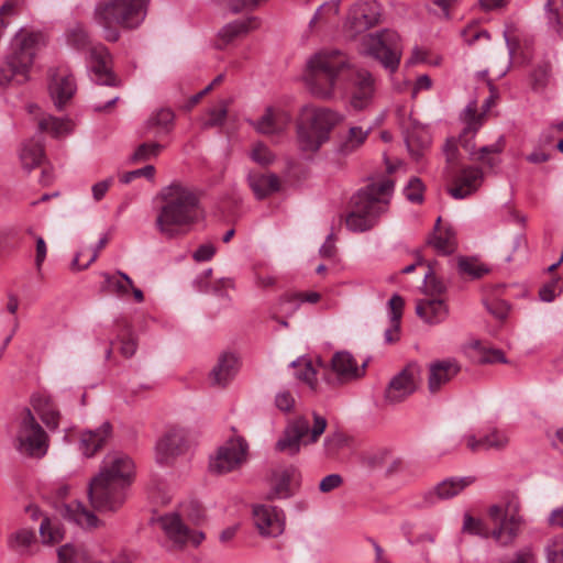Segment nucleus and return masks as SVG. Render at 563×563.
Here are the masks:
<instances>
[{
  "mask_svg": "<svg viewBox=\"0 0 563 563\" xmlns=\"http://www.w3.org/2000/svg\"><path fill=\"white\" fill-rule=\"evenodd\" d=\"M290 121L291 117L285 110L268 107L264 114L253 122V126L263 134H278L287 128Z\"/></svg>",
  "mask_w": 563,
  "mask_h": 563,
  "instance_id": "25",
  "label": "nucleus"
},
{
  "mask_svg": "<svg viewBox=\"0 0 563 563\" xmlns=\"http://www.w3.org/2000/svg\"><path fill=\"white\" fill-rule=\"evenodd\" d=\"M428 244L432 246L438 254L449 255L456 249L455 232L450 227H441V218L439 217L434 232L428 239Z\"/></svg>",
  "mask_w": 563,
  "mask_h": 563,
  "instance_id": "34",
  "label": "nucleus"
},
{
  "mask_svg": "<svg viewBox=\"0 0 563 563\" xmlns=\"http://www.w3.org/2000/svg\"><path fill=\"white\" fill-rule=\"evenodd\" d=\"M406 144L410 154L416 159H419L422 155L423 150L429 146L430 140L429 136L424 133L419 135L412 132L406 137Z\"/></svg>",
  "mask_w": 563,
  "mask_h": 563,
  "instance_id": "52",
  "label": "nucleus"
},
{
  "mask_svg": "<svg viewBox=\"0 0 563 563\" xmlns=\"http://www.w3.org/2000/svg\"><path fill=\"white\" fill-rule=\"evenodd\" d=\"M44 157L43 145L40 142L30 141L23 144L20 159L24 168L32 169L38 166Z\"/></svg>",
  "mask_w": 563,
  "mask_h": 563,
  "instance_id": "43",
  "label": "nucleus"
},
{
  "mask_svg": "<svg viewBox=\"0 0 563 563\" xmlns=\"http://www.w3.org/2000/svg\"><path fill=\"white\" fill-rule=\"evenodd\" d=\"M521 511L520 497L515 493H507L499 503L489 506L487 510L492 528L482 519H476L466 514L463 521V531L485 539L490 538L500 545H509L518 538L526 525Z\"/></svg>",
  "mask_w": 563,
  "mask_h": 563,
  "instance_id": "3",
  "label": "nucleus"
},
{
  "mask_svg": "<svg viewBox=\"0 0 563 563\" xmlns=\"http://www.w3.org/2000/svg\"><path fill=\"white\" fill-rule=\"evenodd\" d=\"M40 33L20 30L11 41L10 54L0 66V89L22 85L30 78V70L38 51Z\"/></svg>",
  "mask_w": 563,
  "mask_h": 563,
  "instance_id": "6",
  "label": "nucleus"
},
{
  "mask_svg": "<svg viewBox=\"0 0 563 563\" xmlns=\"http://www.w3.org/2000/svg\"><path fill=\"white\" fill-rule=\"evenodd\" d=\"M474 481L475 478L473 476L450 477L443 479L433 489H430L423 494V505L430 506L435 504L438 500L453 498L463 489L472 485Z\"/></svg>",
  "mask_w": 563,
  "mask_h": 563,
  "instance_id": "22",
  "label": "nucleus"
},
{
  "mask_svg": "<svg viewBox=\"0 0 563 563\" xmlns=\"http://www.w3.org/2000/svg\"><path fill=\"white\" fill-rule=\"evenodd\" d=\"M320 294L317 291L285 295L279 299L280 311L286 317H290L297 311L301 302L316 303L320 300Z\"/></svg>",
  "mask_w": 563,
  "mask_h": 563,
  "instance_id": "39",
  "label": "nucleus"
},
{
  "mask_svg": "<svg viewBox=\"0 0 563 563\" xmlns=\"http://www.w3.org/2000/svg\"><path fill=\"white\" fill-rule=\"evenodd\" d=\"M295 467L277 470L273 473L271 482L269 499H284L290 497L292 493L291 483L296 476Z\"/></svg>",
  "mask_w": 563,
  "mask_h": 563,
  "instance_id": "33",
  "label": "nucleus"
},
{
  "mask_svg": "<svg viewBox=\"0 0 563 563\" xmlns=\"http://www.w3.org/2000/svg\"><path fill=\"white\" fill-rule=\"evenodd\" d=\"M461 371L460 364L454 360L434 361L428 368V389L437 394L453 379Z\"/></svg>",
  "mask_w": 563,
  "mask_h": 563,
  "instance_id": "24",
  "label": "nucleus"
},
{
  "mask_svg": "<svg viewBox=\"0 0 563 563\" xmlns=\"http://www.w3.org/2000/svg\"><path fill=\"white\" fill-rule=\"evenodd\" d=\"M261 25L260 19L256 16H249L243 20H236L228 23L219 32L220 38L225 43H230L233 40L247 34L252 30L258 29Z\"/></svg>",
  "mask_w": 563,
  "mask_h": 563,
  "instance_id": "35",
  "label": "nucleus"
},
{
  "mask_svg": "<svg viewBox=\"0 0 563 563\" xmlns=\"http://www.w3.org/2000/svg\"><path fill=\"white\" fill-rule=\"evenodd\" d=\"M445 290L446 286L437 278L433 268L429 265V271L424 275L426 298H441Z\"/></svg>",
  "mask_w": 563,
  "mask_h": 563,
  "instance_id": "49",
  "label": "nucleus"
},
{
  "mask_svg": "<svg viewBox=\"0 0 563 563\" xmlns=\"http://www.w3.org/2000/svg\"><path fill=\"white\" fill-rule=\"evenodd\" d=\"M405 301L399 295H394L388 301L390 327L384 333L386 343H395L399 340L400 320Z\"/></svg>",
  "mask_w": 563,
  "mask_h": 563,
  "instance_id": "36",
  "label": "nucleus"
},
{
  "mask_svg": "<svg viewBox=\"0 0 563 563\" xmlns=\"http://www.w3.org/2000/svg\"><path fill=\"white\" fill-rule=\"evenodd\" d=\"M552 81V67L549 62L538 64L530 74V87L536 93L543 95Z\"/></svg>",
  "mask_w": 563,
  "mask_h": 563,
  "instance_id": "41",
  "label": "nucleus"
},
{
  "mask_svg": "<svg viewBox=\"0 0 563 563\" xmlns=\"http://www.w3.org/2000/svg\"><path fill=\"white\" fill-rule=\"evenodd\" d=\"M340 115L329 109L305 108L297 125V141L301 151L317 152L329 141L330 132Z\"/></svg>",
  "mask_w": 563,
  "mask_h": 563,
  "instance_id": "8",
  "label": "nucleus"
},
{
  "mask_svg": "<svg viewBox=\"0 0 563 563\" xmlns=\"http://www.w3.org/2000/svg\"><path fill=\"white\" fill-rule=\"evenodd\" d=\"M38 130L54 137H62L73 131L74 124L69 119H59L53 115H44L38 119Z\"/></svg>",
  "mask_w": 563,
  "mask_h": 563,
  "instance_id": "40",
  "label": "nucleus"
},
{
  "mask_svg": "<svg viewBox=\"0 0 563 563\" xmlns=\"http://www.w3.org/2000/svg\"><path fill=\"white\" fill-rule=\"evenodd\" d=\"M462 36L467 45H473L481 38L490 40V34L486 30H477L474 26H468L462 31Z\"/></svg>",
  "mask_w": 563,
  "mask_h": 563,
  "instance_id": "61",
  "label": "nucleus"
},
{
  "mask_svg": "<svg viewBox=\"0 0 563 563\" xmlns=\"http://www.w3.org/2000/svg\"><path fill=\"white\" fill-rule=\"evenodd\" d=\"M379 20L378 3L375 0H364L355 3L350 10L347 25L352 34L355 35L375 26Z\"/></svg>",
  "mask_w": 563,
  "mask_h": 563,
  "instance_id": "17",
  "label": "nucleus"
},
{
  "mask_svg": "<svg viewBox=\"0 0 563 563\" xmlns=\"http://www.w3.org/2000/svg\"><path fill=\"white\" fill-rule=\"evenodd\" d=\"M488 311L497 319L503 320L507 317L509 307L503 300H492L486 303Z\"/></svg>",
  "mask_w": 563,
  "mask_h": 563,
  "instance_id": "63",
  "label": "nucleus"
},
{
  "mask_svg": "<svg viewBox=\"0 0 563 563\" xmlns=\"http://www.w3.org/2000/svg\"><path fill=\"white\" fill-rule=\"evenodd\" d=\"M208 115L209 118L203 122V128H213L222 125L228 115V106L225 101L221 102L220 108L211 109Z\"/></svg>",
  "mask_w": 563,
  "mask_h": 563,
  "instance_id": "56",
  "label": "nucleus"
},
{
  "mask_svg": "<svg viewBox=\"0 0 563 563\" xmlns=\"http://www.w3.org/2000/svg\"><path fill=\"white\" fill-rule=\"evenodd\" d=\"M419 374L417 365H408L396 374L385 389V401L396 405L411 396L418 388Z\"/></svg>",
  "mask_w": 563,
  "mask_h": 563,
  "instance_id": "14",
  "label": "nucleus"
},
{
  "mask_svg": "<svg viewBox=\"0 0 563 563\" xmlns=\"http://www.w3.org/2000/svg\"><path fill=\"white\" fill-rule=\"evenodd\" d=\"M157 199L161 206L155 227L167 239L186 234L200 219L201 211L197 194L181 183H172L162 188Z\"/></svg>",
  "mask_w": 563,
  "mask_h": 563,
  "instance_id": "2",
  "label": "nucleus"
},
{
  "mask_svg": "<svg viewBox=\"0 0 563 563\" xmlns=\"http://www.w3.org/2000/svg\"><path fill=\"white\" fill-rule=\"evenodd\" d=\"M161 526L167 538L177 547L185 544L199 545L205 539L201 531L188 529L177 514H168L161 518Z\"/></svg>",
  "mask_w": 563,
  "mask_h": 563,
  "instance_id": "18",
  "label": "nucleus"
},
{
  "mask_svg": "<svg viewBox=\"0 0 563 563\" xmlns=\"http://www.w3.org/2000/svg\"><path fill=\"white\" fill-rule=\"evenodd\" d=\"M327 424V419L316 412H313L312 427L310 420L306 417L300 416L290 419L276 442L275 449L291 456L296 455L302 445L316 443L324 432Z\"/></svg>",
  "mask_w": 563,
  "mask_h": 563,
  "instance_id": "10",
  "label": "nucleus"
},
{
  "mask_svg": "<svg viewBox=\"0 0 563 563\" xmlns=\"http://www.w3.org/2000/svg\"><path fill=\"white\" fill-rule=\"evenodd\" d=\"M367 53L377 59L385 69L395 73L400 64L402 44L399 34L393 30H382L365 36Z\"/></svg>",
  "mask_w": 563,
  "mask_h": 563,
  "instance_id": "12",
  "label": "nucleus"
},
{
  "mask_svg": "<svg viewBox=\"0 0 563 563\" xmlns=\"http://www.w3.org/2000/svg\"><path fill=\"white\" fill-rule=\"evenodd\" d=\"M351 104L357 110L366 108L375 93L374 78L364 69L356 70L351 76Z\"/></svg>",
  "mask_w": 563,
  "mask_h": 563,
  "instance_id": "23",
  "label": "nucleus"
},
{
  "mask_svg": "<svg viewBox=\"0 0 563 563\" xmlns=\"http://www.w3.org/2000/svg\"><path fill=\"white\" fill-rule=\"evenodd\" d=\"M247 184L258 200L271 196L280 188L279 178L275 174L250 172L247 175Z\"/></svg>",
  "mask_w": 563,
  "mask_h": 563,
  "instance_id": "32",
  "label": "nucleus"
},
{
  "mask_svg": "<svg viewBox=\"0 0 563 563\" xmlns=\"http://www.w3.org/2000/svg\"><path fill=\"white\" fill-rule=\"evenodd\" d=\"M330 367L340 383H349L365 375L367 361L358 365L351 353L340 351L333 354Z\"/></svg>",
  "mask_w": 563,
  "mask_h": 563,
  "instance_id": "19",
  "label": "nucleus"
},
{
  "mask_svg": "<svg viewBox=\"0 0 563 563\" xmlns=\"http://www.w3.org/2000/svg\"><path fill=\"white\" fill-rule=\"evenodd\" d=\"M186 450L187 434L185 430L176 427L169 428L156 443V461L162 465H170Z\"/></svg>",
  "mask_w": 563,
  "mask_h": 563,
  "instance_id": "15",
  "label": "nucleus"
},
{
  "mask_svg": "<svg viewBox=\"0 0 563 563\" xmlns=\"http://www.w3.org/2000/svg\"><path fill=\"white\" fill-rule=\"evenodd\" d=\"M34 541L35 534L32 530L21 529L9 537L8 545L12 551L23 555Z\"/></svg>",
  "mask_w": 563,
  "mask_h": 563,
  "instance_id": "46",
  "label": "nucleus"
},
{
  "mask_svg": "<svg viewBox=\"0 0 563 563\" xmlns=\"http://www.w3.org/2000/svg\"><path fill=\"white\" fill-rule=\"evenodd\" d=\"M162 150L158 143L140 144L131 156L132 163H141L156 157Z\"/></svg>",
  "mask_w": 563,
  "mask_h": 563,
  "instance_id": "53",
  "label": "nucleus"
},
{
  "mask_svg": "<svg viewBox=\"0 0 563 563\" xmlns=\"http://www.w3.org/2000/svg\"><path fill=\"white\" fill-rule=\"evenodd\" d=\"M509 438L503 430L492 429L487 434L477 439L473 434L465 437L466 446L472 452L486 451V450H503L507 446Z\"/></svg>",
  "mask_w": 563,
  "mask_h": 563,
  "instance_id": "31",
  "label": "nucleus"
},
{
  "mask_svg": "<svg viewBox=\"0 0 563 563\" xmlns=\"http://www.w3.org/2000/svg\"><path fill=\"white\" fill-rule=\"evenodd\" d=\"M101 276L104 279L102 289L110 294L125 297L130 294V289L133 288V280L121 271H118L114 275L102 273Z\"/></svg>",
  "mask_w": 563,
  "mask_h": 563,
  "instance_id": "38",
  "label": "nucleus"
},
{
  "mask_svg": "<svg viewBox=\"0 0 563 563\" xmlns=\"http://www.w3.org/2000/svg\"><path fill=\"white\" fill-rule=\"evenodd\" d=\"M155 175V167L153 165H146L142 168H137L131 172H126L120 176V181L123 184H130L134 179L139 177H145L147 179H153Z\"/></svg>",
  "mask_w": 563,
  "mask_h": 563,
  "instance_id": "59",
  "label": "nucleus"
},
{
  "mask_svg": "<svg viewBox=\"0 0 563 563\" xmlns=\"http://www.w3.org/2000/svg\"><path fill=\"white\" fill-rule=\"evenodd\" d=\"M123 327L125 328L126 333L119 335L121 341L120 352L124 357H131L134 355L137 345L134 336L130 331V325L124 322Z\"/></svg>",
  "mask_w": 563,
  "mask_h": 563,
  "instance_id": "57",
  "label": "nucleus"
},
{
  "mask_svg": "<svg viewBox=\"0 0 563 563\" xmlns=\"http://www.w3.org/2000/svg\"><path fill=\"white\" fill-rule=\"evenodd\" d=\"M148 2L150 0H108L99 3L95 16L103 29L104 38L117 42L120 38L119 27H139L146 16Z\"/></svg>",
  "mask_w": 563,
  "mask_h": 563,
  "instance_id": "5",
  "label": "nucleus"
},
{
  "mask_svg": "<svg viewBox=\"0 0 563 563\" xmlns=\"http://www.w3.org/2000/svg\"><path fill=\"white\" fill-rule=\"evenodd\" d=\"M484 175L478 167H465L456 177L455 185L450 189V194L455 199H463L478 189Z\"/></svg>",
  "mask_w": 563,
  "mask_h": 563,
  "instance_id": "27",
  "label": "nucleus"
},
{
  "mask_svg": "<svg viewBox=\"0 0 563 563\" xmlns=\"http://www.w3.org/2000/svg\"><path fill=\"white\" fill-rule=\"evenodd\" d=\"M13 446L23 456L41 459L46 455L49 438L30 408H23L13 422Z\"/></svg>",
  "mask_w": 563,
  "mask_h": 563,
  "instance_id": "9",
  "label": "nucleus"
},
{
  "mask_svg": "<svg viewBox=\"0 0 563 563\" xmlns=\"http://www.w3.org/2000/svg\"><path fill=\"white\" fill-rule=\"evenodd\" d=\"M40 534L44 543H56L63 538L59 528L47 517L42 518L40 525Z\"/></svg>",
  "mask_w": 563,
  "mask_h": 563,
  "instance_id": "54",
  "label": "nucleus"
},
{
  "mask_svg": "<svg viewBox=\"0 0 563 563\" xmlns=\"http://www.w3.org/2000/svg\"><path fill=\"white\" fill-rule=\"evenodd\" d=\"M404 194L406 198L413 202L420 203L423 200V185L421 180L417 177H413L409 180L408 185L404 189Z\"/></svg>",
  "mask_w": 563,
  "mask_h": 563,
  "instance_id": "55",
  "label": "nucleus"
},
{
  "mask_svg": "<svg viewBox=\"0 0 563 563\" xmlns=\"http://www.w3.org/2000/svg\"><path fill=\"white\" fill-rule=\"evenodd\" d=\"M417 314L429 324L444 321L449 310L442 298H422L416 305Z\"/></svg>",
  "mask_w": 563,
  "mask_h": 563,
  "instance_id": "30",
  "label": "nucleus"
},
{
  "mask_svg": "<svg viewBox=\"0 0 563 563\" xmlns=\"http://www.w3.org/2000/svg\"><path fill=\"white\" fill-rule=\"evenodd\" d=\"M67 43L76 49H85L89 45V35L82 25H75L67 31Z\"/></svg>",
  "mask_w": 563,
  "mask_h": 563,
  "instance_id": "51",
  "label": "nucleus"
},
{
  "mask_svg": "<svg viewBox=\"0 0 563 563\" xmlns=\"http://www.w3.org/2000/svg\"><path fill=\"white\" fill-rule=\"evenodd\" d=\"M31 405L49 430L58 428L60 413L49 395L44 393L34 394L31 397Z\"/></svg>",
  "mask_w": 563,
  "mask_h": 563,
  "instance_id": "29",
  "label": "nucleus"
},
{
  "mask_svg": "<svg viewBox=\"0 0 563 563\" xmlns=\"http://www.w3.org/2000/svg\"><path fill=\"white\" fill-rule=\"evenodd\" d=\"M249 444L242 437L227 440L210 457L209 468L216 474H225L240 468L247 460Z\"/></svg>",
  "mask_w": 563,
  "mask_h": 563,
  "instance_id": "13",
  "label": "nucleus"
},
{
  "mask_svg": "<svg viewBox=\"0 0 563 563\" xmlns=\"http://www.w3.org/2000/svg\"><path fill=\"white\" fill-rule=\"evenodd\" d=\"M174 121V113L169 109H161L147 120V128L156 129V134L167 133Z\"/></svg>",
  "mask_w": 563,
  "mask_h": 563,
  "instance_id": "48",
  "label": "nucleus"
},
{
  "mask_svg": "<svg viewBox=\"0 0 563 563\" xmlns=\"http://www.w3.org/2000/svg\"><path fill=\"white\" fill-rule=\"evenodd\" d=\"M291 365L296 368L297 378L305 382L312 390H317V368L313 364L307 360H298Z\"/></svg>",
  "mask_w": 563,
  "mask_h": 563,
  "instance_id": "47",
  "label": "nucleus"
},
{
  "mask_svg": "<svg viewBox=\"0 0 563 563\" xmlns=\"http://www.w3.org/2000/svg\"><path fill=\"white\" fill-rule=\"evenodd\" d=\"M346 66V58L340 51H321L314 54L307 64L305 75L311 93L321 98L330 97L339 75Z\"/></svg>",
  "mask_w": 563,
  "mask_h": 563,
  "instance_id": "7",
  "label": "nucleus"
},
{
  "mask_svg": "<svg viewBox=\"0 0 563 563\" xmlns=\"http://www.w3.org/2000/svg\"><path fill=\"white\" fill-rule=\"evenodd\" d=\"M64 516L82 528H96L99 522L96 515L89 511L79 501H73L66 505L64 508Z\"/></svg>",
  "mask_w": 563,
  "mask_h": 563,
  "instance_id": "37",
  "label": "nucleus"
},
{
  "mask_svg": "<svg viewBox=\"0 0 563 563\" xmlns=\"http://www.w3.org/2000/svg\"><path fill=\"white\" fill-rule=\"evenodd\" d=\"M457 271L463 278L467 279H478L489 272L484 264L473 257H460Z\"/></svg>",
  "mask_w": 563,
  "mask_h": 563,
  "instance_id": "44",
  "label": "nucleus"
},
{
  "mask_svg": "<svg viewBox=\"0 0 563 563\" xmlns=\"http://www.w3.org/2000/svg\"><path fill=\"white\" fill-rule=\"evenodd\" d=\"M109 238L104 234L97 243L96 249L91 252L90 256L85 263H80V260L85 257V251H80L76 254L71 262V268L76 271L86 269L89 267L99 256V252L107 245Z\"/></svg>",
  "mask_w": 563,
  "mask_h": 563,
  "instance_id": "50",
  "label": "nucleus"
},
{
  "mask_svg": "<svg viewBox=\"0 0 563 563\" xmlns=\"http://www.w3.org/2000/svg\"><path fill=\"white\" fill-rule=\"evenodd\" d=\"M135 474L132 459L122 452L108 453L99 473L89 483L88 496L98 511H115L123 505Z\"/></svg>",
  "mask_w": 563,
  "mask_h": 563,
  "instance_id": "1",
  "label": "nucleus"
},
{
  "mask_svg": "<svg viewBox=\"0 0 563 563\" xmlns=\"http://www.w3.org/2000/svg\"><path fill=\"white\" fill-rule=\"evenodd\" d=\"M500 563H537L534 556L529 551H519L511 558H507Z\"/></svg>",
  "mask_w": 563,
  "mask_h": 563,
  "instance_id": "64",
  "label": "nucleus"
},
{
  "mask_svg": "<svg viewBox=\"0 0 563 563\" xmlns=\"http://www.w3.org/2000/svg\"><path fill=\"white\" fill-rule=\"evenodd\" d=\"M464 115L465 128L459 136L460 145L470 153L472 159H477L490 168L495 167L499 163L498 155L503 152L505 146L504 140L500 137L494 144L483 146L478 152H475L473 139L482 126L483 115L477 114L475 106H467Z\"/></svg>",
  "mask_w": 563,
  "mask_h": 563,
  "instance_id": "11",
  "label": "nucleus"
},
{
  "mask_svg": "<svg viewBox=\"0 0 563 563\" xmlns=\"http://www.w3.org/2000/svg\"><path fill=\"white\" fill-rule=\"evenodd\" d=\"M372 129L371 124L351 126L341 145V151L344 154H347L357 150L362 144H364L368 134L372 132Z\"/></svg>",
  "mask_w": 563,
  "mask_h": 563,
  "instance_id": "42",
  "label": "nucleus"
},
{
  "mask_svg": "<svg viewBox=\"0 0 563 563\" xmlns=\"http://www.w3.org/2000/svg\"><path fill=\"white\" fill-rule=\"evenodd\" d=\"M253 522L262 537L276 538L284 532L285 515L275 506L256 505L253 507Z\"/></svg>",
  "mask_w": 563,
  "mask_h": 563,
  "instance_id": "16",
  "label": "nucleus"
},
{
  "mask_svg": "<svg viewBox=\"0 0 563 563\" xmlns=\"http://www.w3.org/2000/svg\"><path fill=\"white\" fill-rule=\"evenodd\" d=\"M238 371L239 361L236 356L232 353H223L210 372V382L213 386L224 387L234 378Z\"/></svg>",
  "mask_w": 563,
  "mask_h": 563,
  "instance_id": "28",
  "label": "nucleus"
},
{
  "mask_svg": "<svg viewBox=\"0 0 563 563\" xmlns=\"http://www.w3.org/2000/svg\"><path fill=\"white\" fill-rule=\"evenodd\" d=\"M111 56L101 44L90 48V69L92 79L99 85L117 86L118 81L110 67Z\"/></svg>",
  "mask_w": 563,
  "mask_h": 563,
  "instance_id": "21",
  "label": "nucleus"
},
{
  "mask_svg": "<svg viewBox=\"0 0 563 563\" xmlns=\"http://www.w3.org/2000/svg\"><path fill=\"white\" fill-rule=\"evenodd\" d=\"M343 483L341 475L339 474H330L323 477L319 484V489L322 493H329L338 487H340Z\"/></svg>",
  "mask_w": 563,
  "mask_h": 563,
  "instance_id": "62",
  "label": "nucleus"
},
{
  "mask_svg": "<svg viewBox=\"0 0 563 563\" xmlns=\"http://www.w3.org/2000/svg\"><path fill=\"white\" fill-rule=\"evenodd\" d=\"M111 434L112 426L108 421L95 430H86L80 434L79 450L85 456L91 457L104 446Z\"/></svg>",
  "mask_w": 563,
  "mask_h": 563,
  "instance_id": "26",
  "label": "nucleus"
},
{
  "mask_svg": "<svg viewBox=\"0 0 563 563\" xmlns=\"http://www.w3.org/2000/svg\"><path fill=\"white\" fill-rule=\"evenodd\" d=\"M548 563H563V537L555 538L547 547Z\"/></svg>",
  "mask_w": 563,
  "mask_h": 563,
  "instance_id": "58",
  "label": "nucleus"
},
{
  "mask_svg": "<svg viewBox=\"0 0 563 563\" xmlns=\"http://www.w3.org/2000/svg\"><path fill=\"white\" fill-rule=\"evenodd\" d=\"M251 157L254 162L261 165H269L275 158L269 148L263 143H257L254 145L251 152Z\"/></svg>",
  "mask_w": 563,
  "mask_h": 563,
  "instance_id": "60",
  "label": "nucleus"
},
{
  "mask_svg": "<svg viewBox=\"0 0 563 563\" xmlns=\"http://www.w3.org/2000/svg\"><path fill=\"white\" fill-rule=\"evenodd\" d=\"M76 84L66 68L51 73L49 93L57 109H62L75 95Z\"/></svg>",
  "mask_w": 563,
  "mask_h": 563,
  "instance_id": "20",
  "label": "nucleus"
},
{
  "mask_svg": "<svg viewBox=\"0 0 563 563\" xmlns=\"http://www.w3.org/2000/svg\"><path fill=\"white\" fill-rule=\"evenodd\" d=\"M544 8L550 27L563 38V0H547Z\"/></svg>",
  "mask_w": 563,
  "mask_h": 563,
  "instance_id": "45",
  "label": "nucleus"
},
{
  "mask_svg": "<svg viewBox=\"0 0 563 563\" xmlns=\"http://www.w3.org/2000/svg\"><path fill=\"white\" fill-rule=\"evenodd\" d=\"M393 191L394 181L383 177L355 192L345 218L347 229L353 232L373 229L380 216L387 212Z\"/></svg>",
  "mask_w": 563,
  "mask_h": 563,
  "instance_id": "4",
  "label": "nucleus"
}]
</instances>
